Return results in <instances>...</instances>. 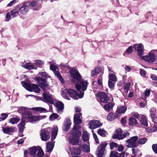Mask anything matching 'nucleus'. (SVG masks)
Returning <instances> with one entry per match:
<instances>
[{
  "label": "nucleus",
  "mask_w": 157,
  "mask_h": 157,
  "mask_svg": "<svg viewBox=\"0 0 157 157\" xmlns=\"http://www.w3.org/2000/svg\"><path fill=\"white\" fill-rule=\"evenodd\" d=\"M55 75L56 76V77L58 78L59 80L62 83H63L64 82V81L61 75L59 73L56 71H54Z\"/></svg>",
  "instance_id": "nucleus-38"
},
{
  "label": "nucleus",
  "mask_w": 157,
  "mask_h": 157,
  "mask_svg": "<svg viewBox=\"0 0 157 157\" xmlns=\"http://www.w3.org/2000/svg\"><path fill=\"white\" fill-rule=\"evenodd\" d=\"M114 105L111 103H108L104 106V108L107 111H109Z\"/></svg>",
  "instance_id": "nucleus-37"
},
{
  "label": "nucleus",
  "mask_w": 157,
  "mask_h": 157,
  "mask_svg": "<svg viewBox=\"0 0 157 157\" xmlns=\"http://www.w3.org/2000/svg\"><path fill=\"white\" fill-rule=\"evenodd\" d=\"M119 116V115L117 113H111L108 115L107 119L109 121H112L118 118Z\"/></svg>",
  "instance_id": "nucleus-17"
},
{
  "label": "nucleus",
  "mask_w": 157,
  "mask_h": 157,
  "mask_svg": "<svg viewBox=\"0 0 157 157\" xmlns=\"http://www.w3.org/2000/svg\"><path fill=\"white\" fill-rule=\"evenodd\" d=\"M58 117L59 115L57 114L53 113L50 116L49 119L51 121H53L57 118Z\"/></svg>",
  "instance_id": "nucleus-47"
},
{
  "label": "nucleus",
  "mask_w": 157,
  "mask_h": 157,
  "mask_svg": "<svg viewBox=\"0 0 157 157\" xmlns=\"http://www.w3.org/2000/svg\"><path fill=\"white\" fill-rule=\"evenodd\" d=\"M8 116V114L6 113H2L0 117V121L5 120Z\"/></svg>",
  "instance_id": "nucleus-51"
},
{
  "label": "nucleus",
  "mask_w": 157,
  "mask_h": 157,
  "mask_svg": "<svg viewBox=\"0 0 157 157\" xmlns=\"http://www.w3.org/2000/svg\"><path fill=\"white\" fill-rule=\"evenodd\" d=\"M147 139L146 138L139 139L138 140V143L140 144H144L147 141Z\"/></svg>",
  "instance_id": "nucleus-48"
},
{
  "label": "nucleus",
  "mask_w": 157,
  "mask_h": 157,
  "mask_svg": "<svg viewBox=\"0 0 157 157\" xmlns=\"http://www.w3.org/2000/svg\"><path fill=\"white\" fill-rule=\"evenodd\" d=\"M37 3V2L35 0H33L29 3V5L30 6L33 7L36 5Z\"/></svg>",
  "instance_id": "nucleus-58"
},
{
  "label": "nucleus",
  "mask_w": 157,
  "mask_h": 157,
  "mask_svg": "<svg viewBox=\"0 0 157 157\" xmlns=\"http://www.w3.org/2000/svg\"><path fill=\"white\" fill-rule=\"evenodd\" d=\"M15 128L9 127H6L2 128V131L3 132L6 134H8L9 132H13L15 131Z\"/></svg>",
  "instance_id": "nucleus-26"
},
{
  "label": "nucleus",
  "mask_w": 157,
  "mask_h": 157,
  "mask_svg": "<svg viewBox=\"0 0 157 157\" xmlns=\"http://www.w3.org/2000/svg\"><path fill=\"white\" fill-rule=\"evenodd\" d=\"M89 124L90 128L94 129L101 126L102 123L98 121L92 120L89 121Z\"/></svg>",
  "instance_id": "nucleus-14"
},
{
  "label": "nucleus",
  "mask_w": 157,
  "mask_h": 157,
  "mask_svg": "<svg viewBox=\"0 0 157 157\" xmlns=\"http://www.w3.org/2000/svg\"><path fill=\"white\" fill-rule=\"evenodd\" d=\"M25 119L22 120L18 125L19 131L21 132H22L24 129L25 124Z\"/></svg>",
  "instance_id": "nucleus-39"
},
{
  "label": "nucleus",
  "mask_w": 157,
  "mask_h": 157,
  "mask_svg": "<svg viewBox=\"0 0 157 157\" xmlns=\"http://www.w3.org/2000/svg\"><path fill=\"white\" fill-rule=\"evenodd\" d=\"M140 73L142 77H145L146 76V72L144 70L140 69Z\"/></svg>",
  "instance_id": "nucleus-55"
},
{
  "label": "nucleus",
  "mask_w": 157,
  "mask_h": 157,
  "mask_svg": "<svg viewBox=\"0 0 157 157\" xmlns=\"http://www.w3.org/2000/svg\"><path fill=\"white\" fill-rule=\"evenodd\" d=\"M97 99L100 102L102 103H106L108 101L109 98L108 97L106 94L104 92H100L98 93L97 95Z\"/></svg>",
  "instance_id": "nucleus-9"
},
{
  "label": "nucleus",
  "mask_w": 157,
  "mask_h": 157,
  "mask_svg": "<svg viewBox=\"0 0 157 157\" xmlns=\"http://www.w3.org/2000/svg\"><path fill=\"white\" fill-rule=\"evenodd\" d=\"M38 99L42 100L47 103L53 104L54 103L52 96L51 95H49L46 93L43 94V97H38Z\"/></svg>",
  "instance_id": "nucleus-10"
},
{
  "label": "nucleus",
  "mask_w": 157,
  "mask_h": 157,
  "mask_svg": "<svg viewBox=\"0 0 157 157\" xmlns=\"http://www.w3.org/2000/svg\"><path fill=\"white\" fill-rule=\"evenodd\" d=\"M50 64V69L53 71H55L56 70V67L55 66V63L54 61H52L49 62Z\"/></svg>",
  "instance_id": "nucleus-44"
},
{
  "label": "nucleus",
  "mask_w": 157,
  "mask_h": 157,
  "mask_svg": "<svg viewBox=\"0 0 157 157\" xmlns=\"http://www.w3.org/2000/svg\"><path fill=\"white\" fill-rule=\"evenodd\" d=\"M50 128H49L41 130L40 132V135L42 140L46 141L50 138Z\"/></svg>",
  "instance_id": "nucleus-8"
},
{
  "label": "nucleus",
  "mask_w": 157,
  "mask_h": 157,
  "mask_svg": "<svg viewBox=\"0 0 157 157\" xmlns=\"http://www.w3.org/2000/svg\"><path fill=\"white\" fill-rule=\"evenodd\" d=\"M58 128L57 126H54L52 128L51 140H54L56 138L57 134Z\"/></svg>",
  "instance_id": "nucleus-27"
},
{
  "label": "nucleus",
  "mask_w": 157,
  "mask_h": 157,
  "mask_svg": "<svg viewBox=\"0 0 157 157\" xmlns=\"http://www.w3.org/2000/svg\"><path fill=\"white\" fill-rule=\"evenodd\" d=\"M11 16L10 13H7L6 15V21H8L10 18Z\"/></svg>",
  "instance_id": "nucleus-64"
},
{
  "label": "nucleus",
  "mask_w": 157,
  "mask_h": 157,
  "mask_svg": "<svg viewBox=\"0 0 157 157\" xmlns=\"http://www.w3.org/2000/svg\"><path fill=\"white\" fill-rule=\"evenodd\" d=\"M56 106L57 112L59 114L62 113L64 109L63 104L60 101H58L56 103Z\"/></svg>",
  "instance_id": "nucleus-15"
},
{
  "label": "nucleus",
  "mask_w": 157,
  "mask_h": 157,
  "mask_svg": "<svg viewBox=\"0 0 157 157\" xmlns=\"http://www.w3.org/2000/svg\"><path fill=\"white\" fill-rule=\"evenodd\" d=\"M127 108L125 106L121 105L117 107L116 110L117 114H121L124 113L127 110Z\"/></svg>",
  "instance_id": "nucleus-18"
},
{
  "label": "nucleus",
  "mask_w": 157,
  "mask_h": 157,
  "mask_svg": "<svg viewBox=\"0 0 157 157\" xmlns=\"http://www.w3.org/2000/svg\"><path fill=\"white\" fill-rule=\"evenodd\" d=\"M150 90L148 89H147L141 95V98L142 99L145 100L147 99V97H149L150 95Z\"/></svg>",
  "instance_id": "nucleus-34"
},
{
  "label": "nucleus",
  "mask_w": 157,
  "mask_h": 157,
  "mask_svg": "<svg viewBox=\"0 0 157 157\" xmlns=\"http://www.w3.org/2000/svg\"><path fill=\"white\" fill-rule=\"evenodd\" d=\"M20 12L22 14H25L28 10V6L25 3L23 4L20 8Z\"/></svg>",
  "instance_id": "nucleus-24"
},
{
  "label": "nucleus",
  "mask_w": 157,
  "mask_h": 157,
  "mask_svg": "<svg viewBox=\"0 0 157 157\" xmlns=\"http://www.w3.org/2000/svg\"><path fill=\"white\" fill-rule=\"evenodd\" d=\"M39 75L44 77L46 78H50V76L48 74H47L45 72H41L39 73Z\"/></svg>",
  "instance_id": "nucleus-52"
},
{
  "label": "nucleus",
  "mask_w": 157,
  "mask_h": 157,
  "mask_svg": "<svg viewBox=\"0 0 157 157\" xmlns=\"http://www.w3.org/2000/svg\"><path fill=\"white\" fill-rule=\"evenodd\" d=\"M109 80L115 82L117 80V77L114 74H109Z\"/></svg>",
  "instance_id": "nucleus-43"
},
{
  "label": "nucleus",
  "mask_w": 157,
  "mask_h": 157,
  "mask_svg": "<svg viewBox=\"0 0 157 157\" xmlns=\"http://www.w3.org/2000/svg\"><path fill=\"white\" fill-rule=\"evenodd\" d=\"M70 153L69 152V154H71L72 155H79L80 153V150L79 148H75V147H72L69 148Z\"/></svg>",
  "instance_id": "nucleus-21"
},
{
  "label": "nucleus",
  "mask_w": 157,
  "mask_h": 157,
  "mask_svg": "<svg viewBox=\"0 0 157 157\" xmlns=\"http://www.w3.org/2000/svg\"><path fill=\"white\" fill-rule=\"evenodd\" d=\"M132 47H133L132 46H129L124 53V55L125 56L126 53L128 54H131L133 51Z\"/></svg>",
  "instance_id": "nucleus-49"
},
{
  "label": "nucleus",
  "mask_w": 157,
  "mask_h": 157,
  "mask_svg": "<svg viewBox=\"0 0 157 157\" xmlns=\"http://www.w3.org/2000/svg\"><path fill=\"white\" fill-rule=\"evenodd\" d=\"M34 64L39 66H41L44 64V62L40 60H37L35 61Z\"/></svg>",
  "instance_id": "nucleus-50"
},
{
  "label": "nucleus",
  "mask_w": 157,
  "mask_h": 157,
  "mask_svg": "<svg viewBox=\"0 0 157 157\" xmlns=\"http://www.w3.org/2000/svg\"><path fill=\"white\" fill-rule=\"evenodd\" d=\"M138 140L137 136H134L130 138L126 141L127 143L126 146L128 147H133L137 146L136 141Z\"/></svg>",
  "instance_id": "nucleus-11"
},
{
  "label": "nucleus",
  "mask_w": 157,
  "mask_h": 157,
  "mask_svg": "<svg viewBox=\"0 0 157 157\" xmlns=\"http://www.w3.org/2000/svg\"><path fill=\"white\" fill-rule=\"evenodd\" d=\"M133 155L132 156H134V157H137L136 156L137 153L138 152V150L136 149L133 148L132 149Z\"/></svg>",
  "instance_id": "nucleus-56"
},
{
  "label": "nucleus",
  "mask_w": 157,
  "mask_h": 157,
  "mask_svg": "<svg viewBox=\"0 0 157 157\" xmlns=\"http://www.w3.org/2000/svg\"><path fill=\"white\" fill-rule=\"evenodd\" d=\"M98 134L102 137H105L107 134L106 132L103 129H100L98 131Z\"/></svg>",
  "instance_id": "nucleus-40"
},
{
  "label": "nucleus",
  "mask_w": 157,
  "mask_h": 157,
  "mask_svg": "<svg viewBox=\"0 0 157 157\" xmlns=\"http://www.w3.org/2000/svg\"><path fill=\"white\" fill-rule=\"evenodd\" d=\"M153 124H151V128L149 129V128H147L146 131L147 132H154L157 130V120H156L155 122H153Z\"/></svg>",
  "instance_id": "nucleus-19"
},
{
  "label": "nucleus",
  "mask_w": 157,
  "mask_h": 157,
  "mask_svg": "<svg viewBox=\"0 0 157 157\" xmlns=\"http://www.w3.org/2000/svg\"><path fill=\"white\" fill-rule=\"evenodd\" d=\"M21 66L25 68L28 69H35L34 65L31 63H27L24 62L22 63Z\"/></svg>",
  "instance_id": "nucleus-23"
},
{
  "label": "nucleus",
  "mask_w": 157,
  "mask_h": 157,
  "mask_svg": "<svg viewBox=\"0 0 157 157\" xmlns=\"http://www.w3.org/2000/svg\"><path fill=\"white\" fill-rule=\"evenodd\" d=\"M117 153L114 151L111 152L110 157H117Z\"/></svg>",
  "instance_id": "nucleus-59"
},
{
  "label": "nucleus",
  "mask_w": 157,
  "mask_h": 157,
  "mask_svg": "<svg viewBox=\"0 0 157 157\" xmlns=\"http://www.w3.org/2000/svg\"><path fill=\"white\" fill-rule=\"evenodd\" d=\"M122 132L123 131L121 128L117 129L114 132L113 136V138L121 140L129 135V133L127 132H124V133H122Z\"/></svg>",
  "instance_id": "nucleus-7"
},
{
  "label": "nucleus",
  "mask_w": 157,
  "mask_h": 157,
  "mask_svg": "<svg viewBox=\"0 0 157 157\" xmlns=\"http://www.w3.org/2000/svg\"><path fill=\"white\" fill-rule=\"evenodd\" d=\"M93 132V137L95 140V142L97 144L99 143V141L98 140V138L97 137V136L96 134H95L93 132V131H92Z\"/></svg>",
  "instance_id": "nucleus-54"
},
{
  "label": "nucleus",
  "mask_w": 157,
  "mask_h": 157,
  "mask_svg": "<svg viewBox=\"0 0 157 157\" xmlns=\"http://www.w3.org/2000/svg\"><path fill=\"white\" fill-rule=\"evenodd\" d=\"M20 120L18 118H12L9 120V122L12 124H14L17 123Z\"/></svg>",
  "instance_id": "nucleus-45"
},
{
  "label": "nucleus",
  "mask_w": 157,
  "mask_h": 157,
  "mask_svg": "<svg viewBox=\"0 0 157 157\" xmlns=\"http://www.w3.org/2000/svg\"><path fill=\"white\" fill-rule=\"evenodd\" d=\"M81 148L82 150L86 152H89L90 151L89 146L86 144L83 145L82 146Z\"/></svg>",
  "instance_id": "nucleus-46"
},
{
  "label": "nucleus",
  "mask_w": 157,
  "mask_h": 157,
  "mask_svg": "<svg viewBox=\"0 0 157 157\" xmlns=\"http://www.w3.org/2000/svg\"><path fill=\"white\" fill-rule=\"evenodd\" d=\"M82 118V114H76L74 116V121L75 123H82L81 118Z\"/></svg>",
  "instance_id": "nucleus-25"
},
{
  "label": "nucleus",
  "mask_w": 157,
  "mask_h": 157,
  "mask_svg": "<svg viewBox=\"0 0 157 157\" xmlns=\"http://www.w3.org/2000/svg\"><path fill=\"white\" fill-rule=\"evenodd\" d=\"M152 147L153 151L155 153H157V144H153Z\"/></svg>",
  "instance_id": "nucleus-57"
},
{
  "label": "nucleus",
  "mask_w": 157,
  "mask_h": 157,
  "mask_svg": "<svg viewBox=\"0 0 157 157\" xmlns=\"http://www.w3.org/2000/svg\"><path fill=\"white\" fill-rule=\"evenodd\" d=\"M129 124L130 125H135L138 123L137 120L132 117L129 118Z\"/></svg>",
  "instance_id": "nucleus-36"
},
{
  "label": "nucleus",
  "mask_w": 157,
  "mask_h": 157,
  "mask_svg": "<svg viewBox=\"0 0 157 157\" xmlns=\"http://www.w3.org/2000/svg\"><path fill=\"white\" fill-rule=\"evenodd\" d=\"M54 144L53 142H51L46 144V151L51 152L53 148Z\"/></svg>",
  "instance_id": "nucleus-29"
},
{
  "label": "nucleus",
  "mask_w": 157,
  "mask_h": 157,
  "mask_svg": "<svg viewBox=\"0 0 157 157\" xmlns=\"http://www.w3.org/2000/svg\"><path fill=\"white\" fill-rule=\"evenodd\" d=\"M71 124V120L69 118H67L64 123L63 127V129L64 131H67L69 128Z\"/></svg>",
  "instance_id": "nucleus-16"
},
{
  "label": "nucleus",
  "mask_w": 157,
  "mask_h": 157,
  "mask_svg": "<svg viewBox=\"0 0 157 157\" xmlns=\"http://www.w3.org/2000/svg\"><path fill=\"white\" fill-rule=\"evenodd\" d=\"M81 123H75L73 130L71 132L77 133V131H79L78 129L81 128V126L80 124Z\"/></svg>",
  "instance_id": "nucleus-32"
},
{
  "label": "nucleus",
  "mask_w": 157,
  "mask_h": 157,
  "mask_svg": "<svg viewBox=\"0 0 157 157\" xmlns=\"http://www.w3.org/2000/svg\"><path fill=\"white\" fill-rule=\"evenodd\" d=\"M133 47L135 50L137 51L138 55L140 58L142 57L144 54V46L142 44H134Z\"/></svg>",
  "instance_id": "nucleus-12"
},
{
  "label": "nucleus",
  "mask_w": 157,
  "mask_h": 157,
  "mask_svg": "<svg viewBox=\"0 0 157 157\" xmlns=\"http://www.w3.org/2000/svg\"><path fill=\"white\" fill-rule=\"evenodd\" d=\"M130 86V84L128 83L126 84L124 86V88L125 90H126V91L127 92L128 90L129 89Z\"/></svg>",
  "instance_id": "nucleus-63"
},
{
  "label": "nucleus",
  "mask_w": 157,
  "mask_h": 157,
  "mask_svg": "<svg viewBox=\"0 0 157 157\" xmlns=\"http://www.w3.org/2000/svg\"><path fill=\"white\" fill-rule=\"evenodd\" d=\"M155 50H152L148 53L147 55L144 56H142V57L140 58L141 59L149 63H152L155 60L156 56L155 54Z\"/></svg>",
  "instance_id": "nucleus-6"
},
{
  "label": "nucleus",
  "mask_w": 157,
  "mask_h": 157,
  "mask_svg": "<svg viewBox=\"0 0 157 157\" xmlns=\"http://www.w3.org/2000/svg\"><path fill=\"white\" fill-rule=\"evenodd\" d=\"M101 71V70L100 67H96L91 71V75L92 77H94L95 75H97Z\"/></svg>",
  "instance_id": "nucleus-28"
},
{
  "label": "nucleus",
  "mask_w": 157,
  "mask_h": 157,
  "mask_svg": "<svg viewBox=\"0 0 157 157\" xmlns=\"http://www.w3.org/2000/svg\"><path fill=\"white\" fill-rule=\"evenodd\" d=\"M21 83L23 86L29 91H34L36 93H39L40 91V89L36 84L27 83L24 81L21 82Z\"/></svg>",
  "instance_id": "nucleus-5"
},
{
  "label": "nucleus",
  "mask_w": 157,
  "mask_h": 157,
  "mask_svg": "<svg viewBox=\"0 0 157 157\" xmlns=\"http://www.w3.org/2000/svg\"><path fill=\"white\" fill-rule=\"evenodd\" d=\"M61 94L62 97L65 98L68 100H70L68 95L74 99L77 100L79 94H77L75 91L72 89H65L62 90L61 92Z\"/></svg>",
  "instance_id": "nucleus-3"
},
{
  "label": "nucleus",
  "mask_w": 157,
  "mask_h": 157,
  "mask_svg": "<svg viewBox=\"0 0 157 157\" xmlns=\"http://www.w3.org/2000/svg\"><path fill=\"white\" fill-rule=\"evenodd\" d=\"M121 123L123 124H124L126 122V117H122L121 121Z\"/></svg>",
  "instance_id": "nucleus-60"
},
{
  "label": "nucleus",
  "mask_w": 157,
  "mask_h": 157,
  "mask_svg": "<svg viewBox=\"0 0 157 157\" xmlns=\"http://www.w3.org/2000/svg\"><path fill=\"white\" fill-rule=\"evenodd\" d=\"M38 149V147H33L29 149V154L33 155V156L35 157L37 151Z\"/></svg>",
  "instance_id": "nucleus-31"
},
{
  "label": "nucleus",
  "mask_w": 157,
  "mask_h": 157,
  "mask_svg": "<svg viewBox=\"0 0 157 157\" xmlns=\"http://www.w3.org/2000/svg\"><path fill=\"white\" fill-rule=\"evenodd\" d=\"M70 72L72 81L73 82H77L75 84V86L77 90L79 93L78 97L80 98H82L84 96V92L86 90L87 88L88 83L86 81L81 79V75L76 69H71Z\"/></svg>",
  "instance_id": "nucleus-1"
},
{
  "label": "nucleus",
  "mask_w": 157,
  "mask_h": 157,
  "mask_svg": "<svg viewBox=\"0 0 157 157\" xmlns=\"http://www.w3.org/2000/svg\"><path fill=\"white\" fill-rule=\"evenodd\" d=\"M82 139L84 141H87L89 140V135L87 131H85L82 136Z\"/></svg>",
  "instance_id": "nucleus-42"
},
{
  "label": "nucleus",
  "mask_w": 157,
  "mask_h": 157,
  "mask_svg": "<svg viewBox=\"0 0 157 157\" xmlns=\"http://www.w3.org/2000/svg\"><path fill=\"white\" fill-rule=\"evenodd\" d=\"M118 146V145L117 143L113 142H111L110 144V148L111 149L117 147Z\"/></svg>",
  "instance_id": "nucleus-53"
},
{
  "label": "nucleus",
  "mask_w": 157,
  "mask_h": 157,
  "mask_svg": "<svg viewBox=\"0 0 157 157\" xmlns=\"http://www.w3.org/2000/svg\"><path fill=\"white\" fill-rule=\"evenodd\" d=\"M32 109L37 112H40L47 113L48 111L45 108L41 107H37L33 108L31 109Z\"/></svg>",
  "instance_id": "nucleus-33"
},
{
  "label": "nucleus",
  "mask_w": 157,
  "mask_h": 157,
  "mask_svg": "<svg viewBox=\"0 0 157 157\" xmlns=\"http://www.w3.org/2000/svg\"><path fill=\"white\" fill-rule=\"evenodd\" d=\"M71 136L67 140L68 142L73 145H76L79 143V137L81 135L80 131H77V133L71 132Z\"/></svg>",
  "instance_id": "nucleus-4"
},
{
  "label": "nucleus",
  "mask_w": 157,
  "mask_h": 157,
  "mask_svg": "<svg viewBox=\"0 0 157 157\" xmlns=\"http://www.w3.org/2000/svg\"><path fill=\"white\" fill-rule=\"evenodd\" d=\"M35 80L40 83V87L44 91L48 90V85L45 79L40 77H38L36 78Z\"/></svg>",
  "instance_id": "nucleus-13"
},
{
  "label": "nucleus",
  "mask_w": 157,
  "mask_h": 157,
  "mask_svg": "<svg viewBox=\"0 0 157 157\" xmlns=\"http://www.w3.org/2000/svg\"><path fill=\"white\" fill-rule=\"evenodd\" d=\"M29 111V109L25 107H20L18 110V112L22 114L23 118H25V121L27 122L36 121L46 117V116H33Z\"/></svg>",
  "instance_id": "nucleus-2"
},
{
  "label": "nucleus",
  "mask_w": 157,
  "mask_h": 157,
  "mask_svg": "<svg viewBox=\"0 0 157 157\" xmlns=\"http://www.w3.org/2000/svg\"><path fill=\"white\" fill-rule=\"evenodd\" d=\"M44 155L43 150L40 147H38V149L35 157H42Z\"/></svg>",
  "instance_id": "nucleus-30"
},
{
  "label": "nucleus",
  "mask_w": 157,
  "mask_h": 157,
  "mask_svg": "<svg viewBox=\"0 0 157 157\" xmlns=\"http://www.w3.org/2000/svg\"><path fill=\"white\" fill-rule=\"evenodd\" d=\"M16 2V0H13L10 2L9 4L7 5V6L8 7H10L14 5Z\"/></svg>",
  "instance_id": "nucleus-61"
},
{
  "label": "nucleus",
  "mask_w": 157,
  "mask_h": 157,
  "mask_svg": "<svg viewBox=\"0 0 157 157\" xmlns=\"http://www.w3.org/2000/svg\"><path fill=\"white\" fill-rule=\"evenodd\" d=\"M19 9L15 8L11 11V15L13 17H16L18 15V11Z\"/></svg>",
  "instance_id": "nucleus-41"
},
{
  "label": "nucleus",
  "mask_w": 157,
  "mask_h": 157,
  "mask_svg": "<svg viewBox=\"0 0 157 157\" xmlns=\"http://www.w3.org/2000/svg\"><path fill=\"white\" fill-rule=\"evenodd\" d=\"M105 149L101 147H98V157H102L105 153Z\"/></svg>",
  "instance_id": "nucleus-35"
},
{
  "label": "nucleus",
  "mask_w": 157,
  "mask_h": 157,
  "mask_svg": "<svg viewBox=\"0 0 157 157\" xmlns=\"http://www.w3.org/2000/svg\"><path fill=\"white\" fill-rule=\"evenodd\" d=\"M112 81L109 80L108 85L109 88H113L114 86V84L112 82Z\"/></svg>",
  "instance_id": "nucleus-62"
},
{
  "label": "nucleus",
  "mask_w": 157,
  "mask_h": 157,
  "mask_svg": "<svg viewBox=\"0 0 157 157\" xmlns=\"http://www.w3.org/2000/svg\"><path fill=\"white\" fill-rule=\"evenodd\" d=\"M139 120L142 124L144 126H147L148 125L147 119L145 116L142 115L140 116Z\"/></svg>",
  "instance_id": "nucleus-22"
},
{
  "label": "nucleus",
  "mask_w": 157,
  "mask_h": 157,
  "mask_svg": "<svg viewBox=\"0 0 157 157\" xmlns=\"http://www.w3.org/2000/svg\"><path fill=\"white\" fill-rule=\"evenodd\" d=\"M150 116L152 120V121L155 122L156 121V120H157V118L155 115L156 110L155 109H151L150 110Z\"/></svg>",
  "instance_id": "nucleus-20"
}]
</instances>
